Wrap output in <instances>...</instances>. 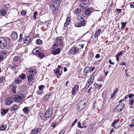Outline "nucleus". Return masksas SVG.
<instances>
[{
    "instance_id": "obj_39",
    "label": "nucleus",
    "mask_w": 134,
    "mask_h": 134,
    "mask_svg": "<svg viewBox=\"0 0 134 134\" xmlns=\"http://www.w3.org/2000/svg\"><path fill=\"white\" fill-rule=\"evenodd\" d=\"M15 81L17 83H20L22 82V81L21 80L17 78L15 79Z\"/></svg>"
},
{
    "instance_id": "obj_21",
    "label": "nucleus",
    "mask_w": 134,
    "mask_h": 134,
    "mask_svg": "<svg viewBox=\"0 0 134 134\" xmlns=\"http://www.w3.org/2000/svg\"><path fill=\"white\" fill-rule=\"evenodd\" d=\"M39 115L40 117L43 120H44V119L47 118L46 116V114L42 113H40L39 114Z\"/></svg>"
},
{
    "instance_id": "obj_64",
    "label": "nucleus",
    "mask_w": 134,
    "mask_h": 134,
    "mask_svg": "<svg viewBox=\"0 0 134 134\" xmlns=\"http://www.w3.org/2000/svg\"><path fill=\"white\" fill-rule=\"evenodd\" d=\"M109 63L111 65H114V63L113 62H111V59H109Z\"/></svg>"
},
{
    "instance_id": "obj_28",
    "label": "nucleus",
    "mask_w": 134,
    "mask_h": 134,
    "mask_svg": "<svg viewBox=\"0 0 134 134\" xmlns=\"http://www.w3.org/2000/svg\"><path fill=\"white\" fill-rule=\"evenodd\" d=\"M39 52V51L37 48H35L32 51L33 54H38Z\"/></svg>"
},
{
    "instance_id": "obj_14",
    "label": "nucleus",
    "mask_w": 134,
    "mask_h": 134,
    "mask_svg": "<svg viewBox=\"0 0 134 134\" xmlns=\"http://www.w3.org/2000/svg\"><path fill=\"white\" fill-rule=\"evenodd\" d=\"M60 48H58L53 50L52 51V53L53 55H55L59 54L60 52Z\"/></svg>"
},
{
    "instance_id": "obj_9",
    "label": "nucleus",
    "mask_w": 134,
    "mask_h": 134,
    "mask_svg": "<svg viewBox=\"0 0 134 134\" xmlns=\"http://www.w3.org/2000/svg\"><path fill=\"white\" fill-rule=\"evenodd\" d=\"M87 23V21L86 20H83L80 22L76 23L75 25V26L77 27H79L82 26H84L86 25Z\"/></svg>"
},
{
    "instance_id": "obj_7",
    "label": "nucleus",
    "mask_w": 134,
    "mask_h": 134,
    "mask_svg": "<svg viewBox=\"0 0 134 134\" xmlns=\"http://www.w3.org/2000/svg\"><path fill=\"white\" fill-rule=\"evenodd\" d=\"M93 76H91L87 82L85 88L87 89L92 83L94 79Z\"/></svg>"
},
{
    "instance_id": "obj_56",
    "label": "nucleus",
    "mask_w": 134,
    "mask_h": 134,
    "mask_svg": "<svg viewBox=\"0 0 134 134\" xmlns=\"http://www.w3.org/2000/svg\"><path fill=\"white\" fill-rule=\"evenodd\" d=\"M118 89L117 88H116V89L114 91L113 93L112 94V95L115 96V94H116V92L118 91Z\"/></svg>"
},
{
    "instance_id": "obj_48",
    "label": "nucleus",
    "mask_w": 134,
    "mask_h": 134,
    "mask_svg": "<svg viewBox=\"0 0 134 134\" xmlns=\"http://www.w3.org/2000/svg\"><path fill=\"white\" fill-rule=\"evenodd\" d=\"M69 21H67L66 20L64 24V26L65 27H66L69 24Z\"/></svg>"
},
{
    "instance_id": "obj_31",
    "label": "nucleus",
    "mask_w": 134,
    "mask_h": 134,
    "mask_svg": "<svg viewBox=\"0 0 134 134\" xmlns=\"http://www.w3.org/2000/svg\"><path fill=\"white\" fill-rule=\"evenodd\" d=\"M23 111L25 114H27L29 112V110L27 107H25L23 108Z\"/></svg>"
},
{
    "instance_id": "obj_35",
    "label": "nucleus",
    "mask_w": 134,
    "mask_h": 134,
    "mask_svg": "<svg viewBox=\"0 0 134 134\" xmlns=\"http://www.w3.org/2000/svg\"><path fill=\"white\" fill-rule=\"evenodd\" d=\"M7 52L5 51H3L0 53V54L1 55H2L3 57L4 56L6 55L7 54Z\"/></svg>"
},
{
    "instance_id": "obj_29",
    "label": "nucleus",
    "mask_w": 134,
    "mask_h": 134,
    "mask_svg": "<svg viewBox=\"0 0 134 134\" xmlns=\"http://www.w3.org/2000/svg\"><path fill=\"white\" fill-rule=\"evenodd\" d=\"M100 33V30L99 29L98 31H96L94 35V36L96 38L98 37V36L99 35Z\"/></svg>"
},
{
    "instance_id": "obj_2",
    "label": "nucleus",
    "mask_w": 134,
    "mask_h": 134,
    "mask_svg": "<svg viewBox=\"0 0 134 134\" xmlns=\"http://www.w3.org/2000/svg\"><path fill=\"white\" fill-rule=\"evenodd\" d=\"M87 101L85 99H82L78 103L77 107V110L80 111L83 109L86 105Z\"/></svg>"
},
{
    "instance_id": "obj_34",
    "label": "nucleus",
    "mask_w": 134,
    "mask_h": 134,
    "mask_svg": "<svg viewBox=\"0 0 134 134\" xmlns=\"http://www.w3.org/2000/svg\"><path fill=\"white\" fill-rule=\"evenodd\" d=\"M15 64L13 63L12 65H9L10 68L12 70H13L15 69Z\"/></svg>"
},
{
    "instance_id": "obj_3",
    "label": "nucleus",
    "mask_w": 134,
    "mask_h": 134,
    "mask_svg": "<svg viewBox=\"0 0 134 134\" xmlns=\"http://www.w3.org/2000/svg\"><path fill=\"white\" fill-rule=\"evenodd\" d=\"M24 98V95L23 94L18 92L16 95H15L13 97L14 101L17 103L21 102Z\"/></svg>"
},
{
    "instance_id": "obj_19",
    "label": "nucleus",
    "mask_w": 134,
    "mask_h": 134,
    "mask_svg": "<svg viewBox=\"0 0 134 134\" xmlns=\"http://www.w3.org/2000/svg\"><path fill=\"white\" fill-rule=\"evenodd\" d=\"M9 109H3L1 110V113L2 115H4L8 113Z\"/></svg>"
},
{
    "instance_id": "obj_10",
    "label": "nucleus",
    "mask_w": 134,
    "mask_h": 134,
    "mask_svg": "<svg viewBox=\"0 0 134 134\" xmlns=\"http://www.w3.org/2000/svg\"><path fill=\"white\" fill-rule=\"evenodd\" d=\"M79 50V49L76 47H73L71 48L69 52L74 55Z\"/></svg>"
},
{
    "instance_id": "obj_51",
    "label": "nucleus",
    "mask_w": 134,
    "mask_h": 134,
    "mask_svg": "<svg viewBox=\"0 0 134 134\" xmlns=\"http://www.w3.org/2000/svg\"><path fill=\"white\" fill-rule=\"evenodd\" d=\"M22 35L21 34L19 36V39L18 40L19 42H20L21 41V40L23 39V38L22 37Z\"/></svg>"
},
{
    "instance_id": "obj_49",
    "label": "nucleus",
    "mask_w": 134,
    "mask_h": 134,
    "mask_svg": "<svg viewBox=\"0 0 134 134\" xmlns=\"http://www.w3.org/2000/svg\"><path fill=\"white\" fill-rule=\"evenodd\" d=\"M44 88V86L43 85H41L39 86L38 88L39 90H43Z\"/></svg>"
},
{
    "instance_id": "obj_45",
    "label": "nucleus",
    "mask_w": 134,
    "mask_h": 134,
    "mask_svg": "<svg viewBox=\"0 0 134 134\" xmlns=\"http://www.w3.org/2000/svg\"><path fill=\"white\" fill-rule=\"evenodd\" d=\"M77 91L76 90L73 88L72 90V94L75 95L77 93Z\"/></svg>"
},
{
    "instance_id": "obj_18",
    "label": "nucleus",
    "mask_w": 134,
    "mask_h": 134,
    "mask_svg": "<svg viewBox=\"0 0 134 134\" xmlns=\"http://www.w3.org/2000/svg\"><path fill=\"white\" fill-rule=\"evenodd\" d=\"M21 58L20 57L18 56H16L14 57L13 59V61L15 62H18L20 61Z\"/></svg>"
},
{
    "instance_id": "obj_20",
    "label": "nucleus",
    "mask_w": 134,
    "mask_h": 134,
    "mask_svg": "<svg viewBox=\"0 0 134 134\" xmlns=\"http://www.w3.org/2000/svg\"><path fill=\"white\" fill-rule=\"evenodd\" d=\"M18 108V106L16 104L13 105L11 107L10 110L14 112Z\"/></svg>"
},
{
    "instance_id": "obj_62",
    "label": "nucleus",
    "mask_w": 134,
    "mask_h": 134,
    "mask_svg": "<svg viewBox=\"0 0 134 134\" xmlns=\"http://www.w3.org/2000/svg\"><path fill=\"white\" fill-rule=\"evenodd\" d=\"M126 63L124 62V61H123L122 62V63H121L120 64V65H125V66H126Z\"/></svg>"
},
{
    "instance_id": "obj_44",
    "label": "nucleus",
    "mask_w": 134,
    "mask_h": 134,
    "mask_svg": "<svg viewBox=\"0 0 134 134\" xmlns=\"http://www.w3.org/2000/svg\"><path fill=\"white\" fill-rule=\"evenodd\" d=\"M0 81L2 83L4 82L5 81V79L4 77L0 78Z\"/></svg>"
},
{
    "instance_id": "obj_61",
    "label": "nucleus",
    "mask_w": 134,
    "mask_h": 134,
    "mask_svg": "<svg viewBox=\"0 0 134 134\" xmlns=\"http://www.w3.org/2000/svg\"><path fill=\"white\" fill-rule=\"evenodd\" d=\"M130 126L131 127H132L134 126V123L132 122L130 124Z\"/></svg>"
},
{
    "instance_id": "obj_32",
    "label": "nucleus",
    "mask_w": 134,
    "mask_h": 134,
    "mask_svg": "<svg viewBox=\"0 0 134 134\" xmlns=\"http://www.w3.org/2000/svg\"><path fill=\"white\" fill-rule=\"evenodd\" d=\"M107 93V91H104L102 93V97L104 101L105 99H106Z\"/></svg>"
},
{
    "instance_id": "obj_43",
    "label": "nucleus",
    "mask_w": 134,
    "mask_h": 134,
    "mask_svg": "<svg viewBox=\"0 0 134 134\" xmlns=\"http://www.w3.org/2000/svg\"><path fill=\"white\" fill-rule=\"evenodd\" d=\"M134 101V99H132L129 100L130 102L129 103V104L130 105H132L133 104Z\"/></svg>"
},
{
    "instance_id": "obj_46",
    "label": "nucleus",
    "mask_w": 134,
    "mask_h": 134,
    "mask_svg": "<svg viewBox=\"0 0 134 134\" xmlns=\"http://www.w3.org/2000/svg\"><path fill=\"white\" fill-rule=\"evenodd\" d=\"M123 52V51H121L120 52L118 53L116 55V56L118 57H119V56L120 55H122V53Z\"/></svg>"
},
{
    "instance_id": "obj_41",
    "label": "nucleus",
    "mask_w": 134,
    "mask_h": 134,
    "mask_svg": "<svg viewBox=\"0 0 134 134\" xmlns=\"http://www.w3.org/2000/svg\"><path fill=\"white\" fill-rule=\"evenodd\" d=\"M27 13V11L24 10H22L21 12V14L23 16H24Z\"/></svg>"
},
{
    "instance_id": "obj_59",
    "label": "nucleus",
    "mask_w": 134,
    "mask_h": 134,
    "mask_svg": "<svg viewBox=\"0 0 134 134\" xmlns=\"http://www.w3.org/2000/svg\"><path fill=\"white\" fill-rule=\"evenodd\" d=\"M80 6L81 8H86L85 6L83 5V4L82 3L80 5Z\"/></svg>"
},
{
    "instance_id": "obj_52",
    "label": "nucleus",
    "mask_w": 134,
    "mask_h": 134,
    "mask_svg": "<svg viewBox=\"0 0 134 134\" xmlns=\"http://www.w3.org/2000/svg\"><path fill=\"white\" fill-rule=\"evenodd\" d=\"M56 125V122H53L51 124V126L53 127H55Z\"/></svg>"
},
{
    "instance_id": "obj_6",
    "label": "nucleus",
    "mask_w": 134,
    "mask_h": 134,
    "mask_svg": "<svg viewBox=\"0 0 134 134\" xmlns=\"http://www.w3.org/2000/svg\"><path fill=\"white\" fill-rule=\"evenodd\" d=\"M122 104L123 103H122L121 104H119L118 105L114 110L115 112H119L123 109L125 107V105L124 104Z\"/></svg>"
},
{
    "instance_id": "obj_63",
    "label": "nucleus",
    "mask_w": 134,
    "mask_h": 134,
    "mask_svg": "<svg viewBox=\"0 0 134 134\" xmlns=\"http://www.w3.org/2000/svg\"><path fill=\"white\" fill-rule=\"evenodd\" d=\"M86 121L85 120H84V121L82 123V126H83L84 125H85L86 124Z\"/></svg>"
},
{
    "instance_id": "obj_57",
    "label": "nucleus",
    "mask_w": 134,
    "mask_h": 134,
    "mask_svg": "<svg viewBox=\"0 0 134 134\" xmlns=\"http://www.w3.org/2000/svg\"><path fill=\"white\" fill-rule=\"evenodd\" d=\"M4 59V57L0 54V62L2 61Z\"/></svg>"
},
{
    "instance_id": "obj_55",
    "label": "nucleus",
    "mask_w": 134,
    "mask_h": 134,
    "mask_svg": "<svg viewBox=\"0 0 134 134\" xmlns=\"http://www.w3.org/2000/svg\"><path fill=\"white\" fill-rule=\"evenodd\" d=\"M110 9L109 8L108 9H106V10H104V12H106L107 14H108L110 11Z\"/></svg>"
},
{
    "instance_id": "obj_8",
    "label": "nucleus",
    "mask_w": 134,
    "mask_h": 134,
    "mask_svg": "<svg viewBox=\"0 0 134 134\" xmlns=\"http://www.w3.org/2000/svg\"><path fill=\"white\" fill-rule=\"evenodd\" d=\"M14 100L13 98L8 97L6 98L5 101V104L7 105H10L12 103Z\"/></svg>"
},
{
    "instance_id": "obj_15",
    "label": "nucleus",
    "mask_w": 134,
    "mask_h": 134,
    "mask_svg": "<svg viewBox=\"0 0 134 134\" xmlns=\"http://www.w3.org/2000/svg\"><path fill=\"white\" fill-rule=\"evenodd\" d=\"M92 9L90 8L86 9L85 10V13L86 16H89L92 12Z\"/></svg>"
},
{
    "instance_id": "obj_50",
    "label": "nucleus",
    "mask_w": 134,
    "mask_h": 134,
    "mask_svg": "<svg viewBox=\"0 0 134 134\" xmlns=\"http://www.w3.org/2000/svg\"><path fill=\"white\" fill-rule=\"evenodd\" d=\"M77 125H77L78 127L80 128L81 129L82 128V126H81V123H80V121L78 122V123H77Z\"/></svg>"
},
{
    "instance_id": "obj_60",
    "label": "nucleus",
    "mask_w": 134,
    "mask_h": 134,
    "mask_svg": "<svg viewBox=\"0 0 134 134\" xmlns=\"http://www.w3.org/2000/svg\"><path fill=\"white\" fill-rule=\"evenodd\" d=\"M122 9H115L116 11L118 13L121 12Z\"/></svg>"
},
{
    "instance_id": "obj_27",
    "label": "nucleus",
    "mask_w": 134,
    "mask_h": 134,
    "mask_svg": "<svg viewBox=\"0 0 134 134\" xmlns=\"http://www.w3.org/2000/svg\"><path fill=\"white\" fill-rule=\"evenodd\" d=\"M6 13V10L4 9H3L0 10V14L3 16L5 15Z\"/></svg>"
},
{
    "instance_id": "obj_54",
    "label": "nucleus",
    "mask_w": 134,
    "mask_h": 134,
    "mask_svg": "<svg viewBox=\"0 0 134 134\" xmlns=\"http://www.w3.org/2000/svg\"><path fill=\"white\" fill-rule=\"evenodd\" d=\"M73 88L74 89H75L76 90H78L79 88V85H76Z\"/></svg>"
},
{
    "instance_id": "obj_17",
    "label": "nucleus",
    "mask_w": 134,
    "mask_h": 134,
    "mask_svg": "<svg viewBox=\"0 0 134 134\" xmlns=\"http://www.w3.org/2000/svg\"><path fill=\"white\" fill-rule=\"evenodd\" d=\"M90 71V68L88 67H86L85 68L84 70V75L85 76H86L87 74L89 73Z\"/></svg>"
},
{
    "instance_id": "obj_58",
    "label": "nucleus",
    "mask_w": 134,
    "mask_h": 134,
    "mask_svg": "<svg viewBox=\"0 0 134 134\" xmlns=\"http://www.w3.org/2000/svg\"><path fill=\"white\" fill-rule=\"evenodd\" d=\"M58 44L57 43H55L53 46V48H56L58 46Z\"/></svg>"
},
{
    "instance_id": "obj_37",
    "label": "nucleus",
    "mask_w": 134,
    "mask_h": 134,
    "mask_svg": "<svg viewBox=\"0 0 134 134\" xmlns=\"http://www.w3.org/2000/svg\"><path fill=\"white\" fill-rule=\"evenodd\" d=\"M81 12V9L79 8H77L75 10V13L76 14H79Z\"/></svg>"
},
{
    "instance_id": "obj_42",
    "label": "nucleus",
    "mask_w": 134,
    "mask_h": 134,
    "mask_svg": "<svg viewBox=\"0 0 134 134\" xmlns=\"http://www.w3.org/2000/svg\"><path fill=\"white\" fill-rule=\"evenodd\" d=\"M37 55L41 58H42L44 57V55L42 53L40 52Z\"/></svg>"
},
{
    "instance_id": "obj_4",
    "label": "nucleus",
    "mask_w": 134,
    "mask_h": 134,
    "mask_svg": "<svg viewBox=\"0 0 134 134\" xmlns=\"http://www.w3.org/2000/svg\"><path fill=\"white\" fill-rule=\"evenodd\" d=\"M7 41L6 39L3 37H0V48L4 49L6 48L7 46Z\"/></svg>"
},
{
    "instance_id": "obj_24",
    "label": "nucleus",
    "mask_w": 134,
    "mask_h": 134,
    "mask_svg": "<svg viewBox=\"0 0 134 134\" xmlns=\"http://www.w3.org/2000/svg\"><path fill=\"white\" fill-rule=\"evenodd\" d=\"M84 19V16L82 14H80L78 15L77 17V19L79 21H81Z\"/></svg>"
},
{
    "instance_id": "obj_38",
    "label": "nucleus",
    "mask_w": 134,
    "mask_h": 134,
    "mask_svg": "<svg viewBox=\"0 0 134 134\" xmlns=\"http://www.w3.org/2000/svg\"><path fill=\"white\" fill-rule=\"evenodd\" d=\"M51 96L50 94L47 95L44 97V100L45 101H47L48 100V99L49 98V97Z\"/></svg>"
},
{
    "instance_id": "obj_22",
    "label": "nucleus",
    "mask_w": 134,
    "mask_h": 134,
    "mask_svg": "<svg viewBox=\"0 0 134 134\" xmlns=\"http://www.w3.org/2000/svg\"><path fill=\"white\" fill-rule=\"evenodd\" d=\"M119 121V119L117 120L115 119L114 121L112 124L111 125V126H112L114 129H116V127L115 126V124L118 123Z\"/></svg>"
},
{
    "instance_id": "obj_1",
    "label": "nucleus",
    "mask_w": 134,
    "mask_h": 134,
    "mask_svg": "<svg viewBox=\"0 0 134 134\" xmlns=\"http://www.w3.org/2000/svg\"><path fill=\"white\" fill-rule=\"evenodd\" d=\"M37 73L36 70L35 69H30L28 71V74L27 78L29 83L33 81L34 80V75Z\"/></svg>"
},
{
    "instance_id": "obj_23",
    "label": "nucleus",
    "mask_w": 134,
    "mask_h": 134,
    "mask_svg": "<svg viewBox=\"0 0 134 134\" xmlns=\"http://www.w3.org/2000/svg\"><path fill=\"white\" fill-rule=\"evenodd\" d=\"M53 71L56 75L58 74V75L59 76H60L62 75V72H61V73L59 74L60 73V70L58 68H57L55 70H54Z\"/></svg>"
},
{
    "instance_id": "obj_53",
    "label": "nucleus",
    "mask_w": 134,
    "mask_h": 134,
    "mask_svg": "<svg viewBox=\"0 0 134 134\" xmlns=\"http://www.w3.org/2000/svg\"><path fill=\"white\" fill-rule=\"evenodd\" d=\"M128 96L129 98L131 99L134 96V94H130L128 95Z\"/></svg>"
},
{
    "instance_id": "obj_13",
    "label": "nucleus",
    "mask_w": 134,
    "mask_h": 134,
    "mask_svg": "<svg viewBox=\"0 0 134 134\" xmlns=\"http://www.w3.org/2000/svg\"><path fill=\"white\" fill-rule=\"evenodd\" d=\"M41 130V129L40 128H35L32 130V134H36L40 132Z\"/></svg>"
},
{
    "instance_id": "obj_36",
    "label": "nucleus",
    "mask_w": 134,
    "mask_h": 134,
    "mask_svg": "<svg viewBox=\"0 0 134 134\" xmlns=\"http://www.w3.org/2000/svg\"><path fill=\"white\" fill-rule=\"evenodd\" d=\"M36 43L38 44H41L42 43V41L40 39H37L36 41Z\"/></svg>"
},
{
    "instance_id": "obj_40",
    "label": "nucleus",
    "mask_w": 134,
    "mask_h": 134,
    "mask_svg": "<svg viewBox=\"0 0 134 134\" xmlns=\"http://www.w3.org/2000/svg\"><path fill=\"white\" fill-rule=\"evenodd\" d=\"M126 22L124 23L122 22L121 23V24L122 25V26L121 28V29L123 30L126 24Z\"/></svg>"
},
{
    "instance_id": "obj_33",
    "label": "nucleus",
    "mask_w": 134,
    "mask_h": 134,
    "mask_svg": "<svg viewBox=\"0 0 134 134\" xmlns=\"http://www.w3.org/2000/svg\"><path fill=\"white\" fill-rule=\"evenodd\" d=\"M7 127V126L6 125H3L1 126L0 127V130H4Z\"/></svg>"
},
{
    "instance_id": "obj_11",
    "label": "nucleus",
    "mask_w": 134,
    "mask_h": 134,
    "mask_svg": "<svg viewBox=\"0 0 134 134\" xmlns=\"http://www.w3.org/2000/svg\"><path fill=\"white\" fill-rule=\"evenodd\" d=\"M45 114L47 118H49L52 115V110L51 108H49L46 110Z\"/></svg>"
},
{
    "instance_id": "obj_5",
    "label": "nucleus",
    "mask_w": 134,
    "mask_h": 134,
    "mask_svg": "<svg viewBox=\"0 0 134 134\" xmlns=\"http://www.w3.org/2000/svg\"><path fill=\"white\" fill-rule=\"evenodd\" d=\"M54 0L53 4L51 6L50 8L53 13L56 11L59 6L60 3Z\"/></svg>"
},
{
    "instance_id": "obj_30",
    "label": "nucleus",
    "mask_w": 134,
    "mask_h": 134,
    "mask_svg": "<svg viewBox=\"0 0 134 134\" xmlns=\"http://www.w3.org/2000/svg\"><path fill=\"white\" fill-rule=\"evenodd\" d=\"M94 85L95 86L96 90H99L100 88V85H99L98 84H95Z\"/></svg>"
},
{
    "instance_id": "obj_25",
    "label": "nucleus",
    "mask_w": 134,
    "mask_h": 134,
    "mask_svg": "<svg viewBox=\"0 0 134 134\" xmlns=\"http://www.w3.org/2000/svg\"><path fill=\"white\" fill-rule=\"evenodd\" d=\"M31 38L29 36H27L26 37V38L23 40L24 42L25 43H27L30 42Z\"/></svg>"
},
{
    "instance_id": "obj_26",
    "label": "nucleus",
    "mask_w": 134,
    "mask_h": 134,
    "mask_svg": "<svg viewBox=\"0 0 134 134\" xmlns=\"http://www.w3.org/2000/svg\"><path fill=\"white\" fill-rule=\"evenodd\" d=\"M19 77L22 80L25 79L26 77V75L24 73H22L19 76Z\"/></svg>"
},
{
    "instance_id": "obj_47",
    "label": "nucleus",
    "mask_w": 134,
    "mask_h": 134,
    "mask_svg": "<svg viewBox=\"0 0 134 134\" xmlns=\"http://www.w3.org/2000/svg\"><path fill=\"white\" fill-rule=\"evenodd\" d=\"M61 37H57L56 39V42H58L62 40Z\"/></svg>"
},
{
    "instance_id": "obj_12",
    "label": "nucleus",
    "mask_w": 134,
    "mask_h": 134,
    "mask_svg": "<svg viewBox=\"0 0 134 134\" xmlns=\"http://www.w3.org/2000/svg\"><path fill=\"white\" fill-rule=\"evenodd\" d=\"M11 37L13 40H16L18 38V34L15 31H13L11 35Z\"/></svg>"
},
{
    "instance_id": "obj_16",
    "label": "nucleus",
    "mask_w": 134,
    "mask_h": 134,
    "mask_svg": "<svg viewBox=\"0 0 134 134\" xmlns=\"http://www.w3.org/2000/svg\"><path fill=\"white\" fill-rule=\"evenodd\" d=\"M16 84L15 83H13L11 85L12 87L11 89L13 93H16Z\"/></svg>"
}]
</instances>
